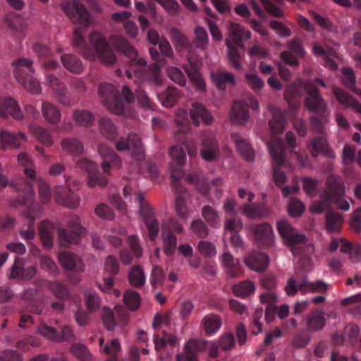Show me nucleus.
I'll return each instance as SVG.
<instances>
[{
	"label": "nucleus",
	"instance_id": "3c124183",
	"mask_svg": "<svg viewBox=\"0 0 361 361\" xmlns=\"http://www.w3.org/2000/svg\"><path fill=\"white\" fill-rule=\"evenodd\" d=\"M63 191V194H59L56 199L57 201L66 206L68 208H75L80 204V197L78 195L74 193L71 188L68 190H61Z\"/></svg>",
	"mask_w": 361,
	"mask_h": 361
},
{
	"label": "nucleus",
	"instance_id": "69168bd1",
	"mask_svg": "<svg viewBox=\"0 0 361 361\" xmlns=\"http://www.w3.org/2000/svg\"><path fill=\"white\" fill-rule=\"evenodd\" d=\"M140 296L138 293L128 290L123 295V301L125 305L132 311L137 310L140 305Z\"/></svg>",
	"mask_w": 361,
	"mask_h": 361
},
{
	"label": "nucleus",
	"instance_id": "ddd939ff",
	"mask_svg": "<svg viewBox=\"0 0 361 361\" xmlns=\"http://www.w3.org/2000/svg\"><path fill=\"white\" fill-rule=\"evenodd\" d=\"M149 51L152 59L157 63L149 66L147 70L143 73L142 81H148L156 86H159L162 82L159 64H165L166 59L156 48L151 47L149 48Z\"/></svg>",
	"mask_w": 361,
	"mask_h": 361
},
{
	"label": "nucleus",
	"instance_id": "a18cd8bd",
	"mask_svg": "<svg viewBox=\"0 0 361 361\" xmlns=\"http://www.w3.org/2000/svg\"><path fill=\"white\" fill-rule=\"evenodd\" d=\"M243 212L249 218H262L268 215V209L263 204H245L243 207Z\"/></svg>",
	"mask_w": 361,
	"mask_h": 361
},
{
	"label": "nucleus",
	"instance_id": "7c9ffc66",
	"mask_svg": "<svg viewBox=\"0 0 361 361\" xmlns=\"http://www.w3.org/2000/svg\"><path fill=\"white\" fill-rule=\"evenodd\" d=\"M268 109L272 118L269 122V128L273 134H281L283 132L286 123V118L280 109L269 104Z\"/></svg>",
	"mask_w": 361,
	"mask_h": 361
},
{
	"label": "nucleus",
	"instance_id": "9d476101",
	"mask_svg": "<svg viewBox=\"0 0 361 361\" xmlns=\"http://www.w3.org/2000/svg\"><path fill=\"white\" fill-rule=\"evenodd\" d=\"M112 45L118 52L123 53L128 58V63L130 66L145 68L147 61L144 58L140 57L135 48L122 36H114L111 39Z\"/></svg>",
	"mask_w": 361,
	"mask_h": 361
},
{
	"label": "nucleus",
	"instance_id": "473e14b6",
	"mask_svg": "<svg viewBox=\"0 0 361 361\" xmlns=\"http://www.w3.org/2000/svg\"><path fill=\"white\" fill-rule=\"evenodd\" d=\"M221 262L225 267V271L231 278H237L243 274V267L238 259L235 260L229 252H224Z\"/></svg>",
	"mask_w": 361,
	"mask_h": 361
},
{
	"label": "nucleus",
	"instance_id": "c85d7f7f",
	"mask_svg": "<svg viewBox=\"0 0 361 361\" xmlns=\"http://www.w3.org/2000/svg\"><path fill=\"white\" fill-rule=\"evenodd\" d=\"M190 115L194 125L198 126L200 121L206 124H211L213 118L205 106L199 102H193L190 110Z\"/></svg>",
	"mask_w": 361,
	"mask_h": 361
},
{
	"label": "nucleus",
	"instance_id": "412c9836",
	"mask_svg": "<svg viewBox=\"0 0 361 361\" xmlns=\"http://www.w3.org/2000/svg\"><path fill=\"white\" fill-rule=\"evenodd\" d=\"M255 242L261 247H270L274 242V232L272 227L268 223L257 225L254 230Z\"/></svg>",
	"mask_w": 361,
	"mask_h": 361
},
{
	"label": "nucleus",
	"instance_id": "f8f14e48",
	"mask_svg": "<svg viewBox=\"0 0 361 361\" xmlns=\"http://www.w3.org/2000/svg\"><path fill=\"white\" fill-rule=\"evenodd\" d=\"M61 8L73 23H79L83 27L91 23L90 13L80 1L63 2Z\"/></svg>",
	"mask_w": 361,
	"mask_h": 361
},
{
	"label": "nucleus",
	"instance_id": "13d9d810",
	"mask_svg": "<svg viewBox=\"0 0 361 361\" xmlns=\"http://www.w3.org/2000/svg\"><path fill=\"white\" fill-rule=\"evenodd\" d=\"M47 288L60 300H65L69 296L67 286L61 282L49 281L47 282Z\"/></svg>",
	"mask_w": 361,
	"mask_h": 361
},
{
	"label": "nucleus",
	"instance_id": "a211bd4d",
	"mask_svg": "<svg viewBox=\"0 0 361 361\" xmlns=\"http://www.w3.org/2000/svg\"><path fill=\"white\" fill-rule=\"evenodd\" d=\"M119 271V265L117 259L113 256L106 257L104 264L105 276L103 279V283H98V287L103 292H109L112 289L114 281V276L117 275Z\"/></svg>",
	"mask_w": 361,
	"mask_h": 361
},
{
	"label": "nucleus",
	"instance_id": "4468645a",
	"mask_svg": "<svg viewBox=\"0 0 361 361\" xmlns=\"http://www.w3.org/2000/svg\"><path fill=\"white\" fill-rule=\"evenodd\" d=\"M249 107L253 110H257L259 102L254 97H250L246 103L242 101L235 102L231 114L232 121L238 125H245L250 118Z\"/></svg>",
	"mask_w": 361,
	"mask_h": 361
},
{
	"label": "nucleus",
	"instance_id": "aec40b11",
	"mask_svg": "<svg viewBox=\"0 0 361 361\" xmlns=\"http://www.w3.org/2000/svg\"><path fill=\"white\" fill-rule=\"evenodd\" d=\"M47 82L59 103L64 106L71 105L66 86L60 79L52 74H47Z\"/></svg>",
	"mask_w": 361,
	"mask_h": 361
},
{
	"label": "nucleus",
	"instance_id": "72a5a7b5",
	"mask_svg": "<svg viewBox=\"0 0 361 361\" xmlns=\"http://www.w3.org/2000/svg\"><path fill=\"white\" fill-rule=\"evenodd\" d=\"M188 60L190 66H185L184 69L188 78L195 85L197 89H198L200 91H204L206 88V84L202 76L199 73L196 67L195 61L190 56H188Z\"/></svg>",
	"mask_w": 361,
	"mask_h": 361
},
{
	"label": "nucleus",
	"instance_id": "6e6d98bb",
	"mask_svg": "<svg viewBox=\"0 0 361 361\" xmlns=\"http://www.w3.org/2000/svg\"><path fill=\"white\" fill-rule=\"evenodd\" d=\"M59 243L61 247H66L71 244H76L80 241V236L65 228L57 230Z\"/></svg>",
	"mask_w": 361,
	"mask_h": 361
},
{
	"label": "nucleus",
	"instance_id": "58836bf2",
	"mask_svg": "<svg viewBox=\"0 0 361 361\" xmlns=\"http://www.w3.org/2000/svg\"><path fill=\"white\" fill-rule=\"evenodd\" d=\"M55 231L54 224L49 221H42L39 226V234L43 246L50 249L53 246V236Z\"/></svg>",
	"mask_w": 361,
	"mask_h": 361
},
{
	"label": "nucleus",
	"instance_id": "de8ad7c7",
	"mask_svg": "<svg viewBox=\"0 0 361 361\" xmlns=\"http://www.w3.org/2000/svg\"><path fill=\"white\" fill-rule=\"evenodd\" d=\"M99 128L101 134L109 140H114L118 135L117 128L109 118H101L99 120Z\"/></svg>",
	"mask_w": 361,
	"mask_h": 361
},
{
	"label": "nucleus",
	"instance_id": "7ed1b4c3",
	"mask_svg": "<svg viewBox=\"0 0 361 361\" xmlns=\"http://www.w3.org/2000/svg\"><path fill=\"white\" fill-rule=\"evenodd\" d=\"M169 154L173 161L170 166L171 177L173 180V187L178 193L175 200L176 211L180 218L185 219L188 215L185 202L186 191L178 180L185 175L183 166L186 159V155L183 147L178 146L172 147Z\"/></svg>",
	"mask_w": 361,
	"mask_h": 361
},
{
	"label": "nucleus",
	"instance_id": "4be33fe9",
	"mask_svg": "<svg viewBox=\"0 0 361 361\" xmlns=\"http://www.w3.org/2000/svg\"><path fill=\"white\" fill-rule=\"evenodd\" d=\"M11 116L16 120L23 118V114L18 102L12 97H0V116Z\"/></svg>",
	"mask_w": 361,
	"mask_h": 361
},
{
	"label": "nucleus",
	"instance_id": "49530a36",
	"mask_svg": "<svg viewBox=\"0 0 361 361\" xmlns=\"http://www.w3.org/2000/svg\"><path fill=\"white\" fill-rule=\"evenodd\" d=\"M202 324L206 334L212 335L220 329L222 322L219 316L211 314L202 319Z\"/></svg>",
	"mask_w": 361,
	"mask_h": 361
},
{
	"label": "nucleus",
	"instance_id": "774afa93",
	"mask_svg": "<svg viewBox=\"0 0 361 361\" xmlns=\"http://www.w3.org/2000/svg\"><path fill=\"white\" fill-rule=\"evenodd\" d=\"M164 251L166 255H172L177 246V238L171 232L163 234Z\"/></svg>",
	"mask_w": 361,
	"mask_h": 361
},
{
	"label": "nucleus",
	"instance_id": "dca6fc26",
	"mask_svg": "<svg viewBox=\"0 0 361 361\" xmlns=\"http://www.w3.org/2000/svg\"><path fill=\"white\" fill-rule=\"evenodd\" d=\"M118 151L130 150L133 156L137 160L145 159V153L142 142L138 135L134 133L128 134L127 139L121 138L116 145Z\"/></svg>",
	"mask_w": 361,
	"mask_h": 361
},
{
	"label": "nucleus",
	"instance_id": "8fccbe9b",
	"mask_svg": "<svg viewBox=\"0 0 361 361\" xmlns=\"http://www.w3.org/2000/svg\"><path fill=\"white\" fill-rule=\"evenodd\" d=\"M73 120L78 126L83 127L91 126L95 120L93 113L86 109H78L73 112Z\"/></svg>",
	"mask_w": 361,
	"mask_h": 361
},
{
	"label": "nucleus",
	"instance_id": "0eeeda50",
	"mask_svg": "<svg viewBox=\"0 0 361 361\" xmlns=\"http://www.w3.org/2000/svg\"><path fill=\"white\" fill-rule=\"evenodd\" d=\"M25 194L19 199L21 204L25 205L22 213L23 216L27 220L26 228H22L20 231V235L25 240H32L35 236V230L34 222L37 218L40 216L42 210L40 207L34 202V192L32 187L30 184L25 185Z\"/></svg>",
	"mask_w": 361,
	"mask_h": 361
},
{
	"label": "nucleus",
	"instance_id": "2f4dec72",
	"mask_svg": "<svg viewBox=\"0 0 361 361\" xmlns=\"http://www.w3.org/2000/svg\"><path fill=\"white\" fill-rule=\"evenodd\" d=\"M231 139L235 144L239 154L247 161H252L255 159V151L247 139L238 133H233Z\"/></svg>",
	"mask_w": 361,
	"mask_h": 361
},
{
	"label": "nucleus",
	"instance_id": "09e8293b",
	"mask_svg": "<svg viewBox=\"0 0 361 361\" xmlns=\"http://www.w3.org/2000/svg\"><path fill=\"white\" fill-rule=\"evenodd\" d=\"M320 152L330 158L335 157L334 152L329 148L326 140L322 137H317L312 141L311 153L313 157H317Z\"/></svg>",
	"mask_w": 361,
	"mask_h": 361
},
{
	"label": "nucleus",
	"instance_id": "5fc2aeb1",
	"mask_svg": "<svg viewBox=\"0 0 361 361\" xmlns=\"http://www.w3.org/2000/svg\"><path fill=\"white\" fill-rule=\"evenodd\" d=\"M158 99L165 106H172L179 98L178 90L175 87H169L165 91L158 94Z\"/></svg>",
	"mask_w": 361,
	"mask_h": 361
},
{
	"label": "nucleus",
	"instance_id": "a878e982",
	"mask_svg": "<svg viewBox=\"0 0 361 361\" xmlns=\"http://www.w3.org/2000/svg\"><path fill=\"white\" fill-rule=\"evenodd\" d=\"M306 327L310 331H318L326 325V319L324 312L320 309H315L305 316Z\"/></svg>",
	"mask_w": 361,
	"mask_h": 361
},
{
	"label": "nucleus",
	"instance_id": "f3484780",
	"mask_svg": "<svg viewBox=\"0 0 361 361\" xmlns=\"http://www.w3.org/2000/svg\"><path fill=\"white\" fill-rule=\"evenodd\" d=\"M37 332L42 336L54 342L71 341L75 338V335L71 328L68 326H63L59 332L54 327L42 323L37 327Z\"/></svg>",
	"mask_w": 361,
	"mask_h": 361
},
{
	"label": "nucleus",
	"instance_id": "9b49d317",
	"mask_svg": "<svg viewBox=\"0 0 361 361\" xmlns=\"http://www.w3.org/2000/svg\"><path fill=\"white\" fill-rule=\"evenodd\" d=\"M135 200L139 203L140 213L148 230L149 237L151 240H154L159 232V222L154 218L153 209L145 200L143 195L141 193H135Z\"/></svg>",
	"mask_w": 361,
	"mask_h": 361
},
{
	"label": "nucleus",
	"instance_id": "79ce46f5",
	"mask_svg": "<svg viewBox=\"0 0 361 361\" xmlns=\"http://www.w3.org/2000/svg\"><path fill=\"white\" fill-rule=\"evenodd\" d=\"M29 129L35 137L43 145L50 147L53 145L52 136L47 129L36 123L30 124Z\"/></svg>",
	"mask_w": 361,
	"mask_h": 361
},
{
	"label": "nucleus",
	"instance_id": "4c0bfd02",
	"mask_svg": "<svg viewBox=\"0 0 361 361\" xmlns=\"http://www.w3.org/2000/svg\"><path fill=\"white\" fill-rule=\"evenodd\" d=\"M213 82L216 87L220 90H224L228 84L235 85V77L229 72L224 70H217L211 73Z\"/></svg>",
	"mask_w": 361,
	"mask_h": 361
},
{
	"label": "nucleus",
	"instance_id": "bf43d9fd",
	"mask_svg": "<svg viewBox=\"0 0 361 361\" xmlns=\"http://www.w3.org/2000/svg\"><path fill=\"white\" fill-rule=\"evenodd\" d=\"M343 223L342 216L335 212H328L326 214V226L330 232L339 231Z\"/></svg>",
	"mask_w": 361,
	"mask_h": 361
},
{
	"label": "nucleus",
	"instance_id": "20e7f679",
	"mask_svg": "<svg viewBox=\"0 0 361 361\" xmlns=\"http://www.w3.org/2000/svg\"><path fill=\"white\" fill-rule=\"evenodd\" d=\"M326 189L322 192V200L314 202L310 210L314 214L322 213L329 204H334L343 211H348L349 203L343 200L345 186L342 179L336 176H329L326 180Z\"/></svg>",
	"mask_w": 361,
	"mask_h": 361
},
{
	"label": "nucleus",
	"instance_id": "1a4fd4ad",
	"mask_svg": "<svg viewBox=\"0 0 361 361\" xmlns=\"http://www.w3.org/2000/svg\"><path fill=\"white\" fill-rule=\"evenodd\" d=\"M269 151L273 160V178L275 183L280 186L286 183V176L280 169L286 164V147L279 137H273L268 145Z\"/></svg>",
	"mask_w": 361,
	"mask_h": 361
},
{
	"label": "nucleus",
	"instance_id": "052dcab7",
	"mask_svg": "<svg viewBox=\"0 0 361 361\" xmlns=\"http://www.w3.org/2000/svg\"><path fill=\"white\" fill-rule=\"evenodd\" d=\"M61 147L64 151L75 155H79L83 150L82 144L75 138H65L61 141Z\"/></svg>",
	"mask_w": 361,
	"mask_h": 361
},
{
	"label": "nucleus",
	"instance_id": "e2e57ef3",
	"mask_svg": "<svg viewBox=\"0 0 361 361\" xmlns=\"http://www.w3.org/2000/svg\"><path fill=\"white\" fill-rule=\"evenodd\" d=\"M5 21L11 30L21 32L24 30L25 25L24 20L16 13H9L6 16Z\"/></svg>",
	"mask_w": 361,
	"mask_h": 361
},
{
	"label": "nucleus",
	"instance_id": "0e129e2a",
	"mask_svg": "<svg viewBox=\"0 0 361 361\" xmlns=\"http://www.w3.org/2000/svg\"><path fill=\"white\" fill-rule=\"evenodd\" d=\"M71 353L80 361H92V354L87 348L82 343H73L71 347Z\"/></svg>",
	"mask_w": 361,
	"mask_h": 361
},
{
	"label": "nucleus",
	"instance_id": "c9c22d12",
	"mask_svg": "<svg viewBox=\"0 0 361 361\" xmlns=\"http://www.w3.org/2000/svg\"><path fill=\"white\" fill-rule=\"evenodd\" d=\"M172 42L178 51H191L192 44L188 38L176 27H172L169 32Z\"/></svg>",
	"mask_w": 361,
	"mask_h": 361
},
{
	"label": "nucleus",
	"instance_id": "393cba45",
	"mask_svg": "<svg viewBox=\"0 0 361 361\" xmlns=\"http://www.w3.org/2000/svg\"><path fill=\"white\" fill-rule=\"evenodd\" d=\"M18 161L20 165H22L24 169L23 171L27 177L29 178V181L23 182V185L21 186L20 184H17L16 185V190L19 191L20 190H23V192L22 196L25 194V185L30 184L31 186L30 181L34 180L35 178V171L34 170V164L32 161L30 159V157L25 153H20L18 157Z\"/></svg>",
	"mask_w": 361,
	"mask_h": 361
},
{
	"label": "nucleus",
	"instance_id": "5701e85b",
	"mask_svg": "<svg viewBox=\"0 0 361 361\" xmlns=\"http://www.w3.org/2000/svg\"><path fill=\"white\" fill-rule=\"evenodd\" d=\"M219 152V146L216 138L212 135L204 137L200 151L202 158L206 161H212L218 157Z\"/></svg>",
	"mask_w": 361,
	"mask_h": 361
},
{
	"label": "nucleus",
	"instance_id": "4d7b16f0",
	"mask_svg": "<svg viewBox=\"0 0 361 361\" xmlns=\"http://www.w3.org/2000/svg\"><path fill=\"white\" fill-rule=\"evenodd\" d=\"M128 280L132 286L142 287L145 283V276L142 267L138 265L133 266L128 274Z\"/></svg>",
	"mask_w": 361,
	"mask_h": 361
},
{
	"label": "nucleus",
	"instance_id": "6e6552de",
	"mask_svg": "<svg viewBox=\"0 0 361 361\" xmlns=\"http://www.w3.org/2000/svg\"><path fill=\"white\" fill-rule=\"evenodd\" d=\"M12 64L14 66V76L16 80L32 94H40L42 92L40 84L32 75L35 72L32 61L20 58L14 61Z\"/></svg>",
	"mask_w": 361,
	"mask_h": 361
},
{
	"label": "nucleus",
	"instance_id": "ea45409f",
	"mask_svg": "<svg viewBox=\"0 0 361 361\" xmlns=\"http://www.w3.org/2000/svg\"><path fill=\"white\" fill-rule=\"evenodd\" d=\"M37 297V294L35 289H28L23 295V299L27 302V311L36 314H42L43 307Z\"/></svg>",
	"mask_w": 361,
	"mask_h": 361
},
{
	"label": "nucleus",
	"instance_id": "b1692460",
	"mask_svg": "<svg viewBox=\"0 0 361 361\" xmlns=\"http://www.w3.org/2000/svg\"><path fill=\"white\" fill-rule=\"evenodd\" d=\"M58 257L61 264L65 269L76 272L83 271L84 264L78 256L70 252L63 251L59 254Z\"/></svg>",
	"mask_w": 361,
	"mask_h": 361
},
{
	"label": "nucleus",
	"instance_id": "c756f323",
	"mask_svg": "<svg viewBox=\"0 0 361 361\" xmlns=\"http://www.w3.org/2000/svg\"><path fill=\"white\" fill-rule=\"evenodd\" d=\"M26 135L22 132H10L1 130L0 133V141L3 149L7 147L18 148L23 141L26 140Z\"/></svg>",
	"mask_w": 361,
	"mask_h": 361
},
{
	"label": "nucleus",
	"instance_id": "f257e3e1",
	"mask_svg": "<svg viewBox=\"0 0 361 361\" xmlns=\"http://www.w3.org/2000/svg\"><path fill=\"white\" fill-rule=\"evenodd\" d=\"M98 92L104 106L116 114H122L124 112L125 102L122 97L127 103L132 102L136 97L139 104L143 109L149 110L154 109L153 102L140 88L136 89L134 94L127 85H124L122 93L120 94L118 90L112 84L102 82L99 86Z\"/></svg>",
	"mask_w": 361,
	"mask_h": 361
},
{
	"label": "nucleus",
	"instance_id": "39448f33",
	"mask_svg": "<svg viewBox=\"0 0 361 361\" xmlns=\"http://www.w3.org/2000/svg\"><path fill=\"white\" fill-rule=\"evenodd\" d=\"M276 228L283 243L290 248L292 254L310 262V256L314 252V247L308 242L307 236L298 233L288 221L284 219L277 222Z\"/></svg>",
	"mask_w": 361,
	"mask_h": 361
},
{
	"label": "nucleus",
	"instance_id": "864d4df0",
	"mask_svg": "<svg viewBox=\"0 0 361 361\" xmlns=\"http://www.w3.org/2000/svg\"><path fill=\"white\" fill-rule=\"evenodd\" d=\"M232 290L237 297L245 298L255 293V286L251 281L246 280L234 285Z\"/></svg>",
	"mask_w": 361,
	"mask_h": 361
},
{
	"label": "nucleus",
	"instance_id": "338daca9",
	"mask_svg": "<svg viewBox=\"0 0 361 361\" xmlns=\"http://www.w3.org/2000/svg\"><path fill=\"white\" fill-rule=\"evenodd\" d=\"M154 348L157 351L161 350L164 348L167 343L173 346L176 343V338L173 335L163 331V336L160 337L159 335L154 336Z\"/></svg>",
	"mask_w": 361,
	"mask_h": 361
},
{
	"label": "nucleus",
	"instance_id": "f704fd0d",
	"mask_svg": "<svg viewBox=\"0 0 361 361\" xmlns=\"http://www.w3.org/2000/svg\"><path fill=\"white\" fill-rule=\"evenodd\" d=\"M202 344L195 340H190L185 345L184 352L176 356V361H197V353Z\"/></svg>",
	"mask_w": 361,
	"mask_h": 361
},
{
	"label": "nucleus",
	"instance_id": "c03bdc74",
	"mask_svg": "<svg viewBox=\"0 0 361 361\" xmlns=\"http://www.w3.org/2000/svg\"><path fill=\"white\" fill-rule=\"evenodd\" d=\"M229 35L235 45L242 47L243 39H249L251 37V32L245 30L243 26L238 23H231L229 28Z\"/></svg>",
	"mask_w": 361,
	"mask_h": 361
},
{
	"label": "nucleus",
	"instance_id": "bb28decb",
	"mask_svg": "<svg viewBox=\"0 0 361 361\" xmlns=\"http://www.w3.org/2000/svg\"><path fill=\"white\" fill-rule=\"evenodd\" d=\"M245 264L256 271H262L268 266L269 257L262 252L253 251L245 259Z\"/></svg>",
	"mask_w": 361,
	"mask_h": 361
},
{
	"label": "nucleus",
	"instance_id": "37998d69",
	"mask_svg": "<svg viewBox=\"0 0 361 361\" xmlns=\"http://www.w3.org/2000/svg\"><path fill=\"white\" fill-rule=\"evenodd\" d=\"M63 66L70 72L74 74L82 73L83 66L79 58L73 54H63L61 56Z\"/></svg>",
	"mask_w": 361,
	"mask_h": 361
},
{
	"label": "nucleus",
	"instance_id": "423d86ee",
	"mask_svg": "<svg viewBox=\"0 0 361 361\" xmlns=\"http://www.w3.org/2000/svg\"><path fill=\"white\" fill-rule=\"evenodd\" d=\"M306 94L305 106L310 111L324 113L326 111V103L323 99L318 88L312 81L303 82L298 80L289 85L285 91L286 99L300 97Z\"/></svg>",
	"mask_w": 361,
	"mask_h": 361
},
{
	"label": "nucleus",
	"instance_id": "680f3d73",
	"mask_svg": "<svg viewBox=\"0 0 361 361\" xmlns=\"http://www.w3.org/2000/svg\"><path fill=\"white\" fill-rule=\"evenodd\" d=\"M85 303L90 312L98 310L101 306V299L94 290H89L85 293Z\"/></svg>",
	"mask_w": 361,
	"mask_h": 361
},
{
	"label": "nucleus",
	"instance_id": "f03ea898",
	"mask_svg": "<svg viewBox=\"0 0 361 361\" xmlns=\"http://www.w3.org/2000/svg\"><path fill=\"white\" fill-rule=\"evenodd\" d=\"M83 30L80 27L73 30V44L77 51L88 59H94L96 54L99 60L106 65L115 63L116 55L106 39L100 33L92 32L89 37L92 46L91 47L87 44L83 37Z\"/></svg>",
	"mask_w": 361,
	"mask_h": 361
},
{
	"label": "nucleus",
	"instance_id": "e433bc0d",
	"mask_svg": "<svg viewBox=\"0 0 361 361\" xmlns=\"http://www.w3.org/2000/svg\"><path fill=\"white\" fill-rule=\"evenodd\" d=\"M333 93L340 104L361 114V103H359L349 94L342 89L336 87L333 88Z\"/></svg>",
	"mask_w": 361,
	"mask_h": 361
},
{
	"label": "nucleus",
	"instance_id": "2eb2a0df",
	"mask_svg": "<svg viewBox=\"0 0 361 361\" xmlns=\"http://www.w3.org/2000/svg\"><path fill=\"white\" fill-rule=\"evenodd\" d=\"M78 166L88 173L87 185L90 187L96 185L104 187L107 185V178L99 172L97 164L87 159H82L78 161Z\"/></svg>",
	"mask_w": 361,
	"mask_h": 361
},
{
	"label": "nucleus",
	"instance_id": "603ef678",
	"mask_svg": "<svg viewBox=\"0 0 361 361\" xmlns=\"http://www.w3.org/2000/svg\"><path fill=\"white\" fill-rule=\"evenodd\" d=\"M300 290L302 293L307 292L325 293L328 289V285L322 281L308 282L306 279L299 283Z\"/></svg>",
	"mask_w": 361,
	"mask_h": 361
},
{
	"label": "nucleus",
	"instance_id": "cd10ccee",
	"mask_svg": "<svg viewBox=\"0 0 361 361\" xmlns=\"http://www.w3.org/2000/svg\"><path fill=\"white\" fill-rule=\"evenodd\" d=\"M36 274V269L33 266L26 268L23 267L22 259L16 257L14 264L11 267L9 278L18 279H30L34 277Z\"/></svg>",
	"mask_w": 361,
	"mask_h": 361
},
{
	"label": "nucleus",
	"instance_id": "a19ab883",
	"mask_svg": "<svg viewBox=\"0 0 361 361\" xmlns=\"http://www.w3.org/2000/svg\"><path fill=\"white\" fill-rule=\"evenodd\" d=\"M42 113L44 119L51 124H57L61 120L60 110L56 105L49 102H42Z\"/></svg>",
	"mask_w": 361,
	"mask_h": 361
},
{
	"label": "nucleus",
	"instance_id": "6ab92c4d",
	"mask_svg": "<svg viewBox=\"0 0 361 361\" xmlns=\"http://www.w3.org/2000/svg\"><path fill=\"white\" fill-rule=\"evenodd\" d=\"M98 152L103 159L101 166L106 174H109L110 168H119L121 166V161L116 154L113 148L102 143L98 147Z\"/></svg>",
	"mask_w": 361,
	"mask_h": 361
}]
</instances>
